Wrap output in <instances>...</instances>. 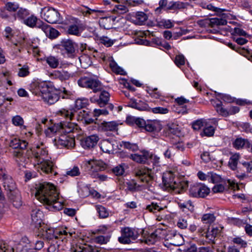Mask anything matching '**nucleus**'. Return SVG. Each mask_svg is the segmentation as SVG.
<instances>
[{
    "mask_svg": "<svg viewBox=\"0 0 252 252\" xmlns=\"http://www.w3.org/2000/svg\"><path fill=\"white\" fill-rule=\"evenodd\" d=\"M80 63H84V67L86 65H90L92 63L90 57L87 55H83L79 57Z\"/></svg>",
    "mask_w": 252,
    "mask_h": 252,
    "instance_id": "53",
    "label": "nucleus"
},
{
    "mask_svg": "<svg viewBox=\"0 0 252 252\" xmlns=\"http://www.w3.org/2000/svg\"><path fill=\"white\" fill-rule=\"evenodd\" d=\"M80 174V171L79 167L77 166H74L72 168H69L66 171L65 175L75 177L79 176Z\"/></svg>",
    "mask_w": 252,
    "mask_h": 252,
    "instance_id": "49",
    "label": "nucleus"
},
{
    "mask_svg": "<svg viewBox=\"0 0 252 252\" xmlns=\"http://www.w3.org/2000/svg\"><path fill=\"white\" fill-rule=\"evenodd\" d=\"M148 18V15L144 12L138 11L137 12L135 16V23L137 25H143Z\"/></svg>",
    "mask_w": 252,
    "mask_h": 252,
    "instance_id": "32",
    "label": "nucleus"
},
{
    "mask_svg": "<svg viewBox=\"0 0 252 252\" xmlns=\"http://www.w3.org/2000/svg\"><path fill=\"white\" fill-rule=\"evenodd\" d=\"M175 63L178 66L184 65L185 63V59L183 55L176 56L175 60Z\"/></svg>",
    "mask_w": 252,
    "mask_h": 252,
    "instance_id": "61",
    "label": "nucleus"
},
{
    "mask_svg": "<svg viewBox=\"0 0 252 252\" xmlns=\"http://www.w3.org/2000/svg\"><path fill=\"white\" fill-rule=\"evenodd\" d=\"M221 178L220 176L213 172L208 173V181L213 183H217L220 182Z\"/></svg>",
    "mask_w": 252,
    "mask_h": 252,
    "instance_id": "48",
    "label": "nucleus"
},
{
    "mask_svg": "<svg viewBox=\"0 0 252 252\" xmlns=\"http://www.w3.org/2000/svg\"><path fill=\"white\" fill-rule=\"evenodd\" d=\"M40 23L41 25L38 26V28L43 31L46 36L49 38H56L59 35V32L55 29L52 28L50 26L43 22H40Z\"/></svg>",
    "mask_w": 252,
    "mask_h": 252,
    "instance_id": "15",
    "label": "nucleus"
},
{
    "mask_svg": "<svg viewBox=\"0 0 252 252\" xmlns=\"http://www.w3.org/2000/svg\"><path fill=\"white\" fill-rule=\"evenodd\" d=\"M204 127L203 128L202 135L206 136H212L214 135L215 129L214 126H207V124H205Z\"/></svg>",
    "mask_w": 252,
    "mask_h": 252,
    "instance_id": "44",
    "label": "nucleus"
},
{
    "mask_svg": "<svg viewBox=\"0 0 252 252\" xmlns=\"http://www.w3.org/2000/svg\"><path fill=\"white\" fill-rule=\"evenodd\" d=\"M41 14L43 15L44 19L50 24L63 23V18L59 11L54 8L45 7L41 8Z\"/></svg>",
    "mask_w": 252,
    "mask_h": 252,
    "instance_id": "5",
    "label": "nucleus"
},
{
    "mask_svg": "<svg viewBox=\"0 0 252 252\" xmlns=\"http://www.w3.org/2000/svg\"><path fill=\"white\" fill-rule=\"evenodd\" d=\"M179 206L181 208H182L184 210L185 208L188 209L189 211L190 212H192L194 211V206L192 204V203L190 201L186 203H180Z\"/></svg>",
    "mask_w": 252,
    "mask_h": 252,
    "instance_id": "62",
    "label": "nucleus"
},
{
    "mask_svg": "<svg viewBox=\"0 0 252 252\" xmlns=\"http://www.w3.org/2000/svg\"><path fill=\"white\" fill-rule=\"evenodd\" d=\"M79 86L91 89L93 92L101 91L102 85L100 82L97 79L87 77H81L78 80Z\"/></svg>",
    "mask_w": 252,
    "mask_h": 252,
    "instance_id": "6",
    "label": "nucleus"
},
{
    "mask_svg": "<svg viewBox=\"0 0 252 252\" xmlns=\"http://www.w3.org/2000/svg\"><path fill=\"white\" fill-rule=\"evenodd\" d=\"M223 190H189L190 196L196 198H204L212 193L213 194L217 193H222Z\"/></svg>",
    "mask_w": 252,
    "mask_h": 252,
    "instance_id": "18",
    "label": "nucleus"
},
{
    "mask_svg": "<svg viewBox=\"0 0 252 252\" xmlns=\"http://www.w3.org/2000/svg\"><path fill=\"white\" fill-rule=\"evenodd\" d=\"M13 247L8 245L5 242L0 241V252H14Z\"/></svg>",
    "mask_w": 252,
    "mask_h": 252,
    "instance_id": "47",
    "label": "nucleus"
},
{
    "mask_svg": "<svg viewBox=\"0 0 252 252\" xmlns=\"http://www.w3.org/2000/svg\"><path fill=\"white\" fill-rule=\"evenodd\" d=\"M124 165L125 164H123L116 166L112 169L113 172L117 176L123 175L125 171Z\"/></svg>",
    "mask_w": 252,
    "mask_h": 252,
    "instance_id": "57",
    "label": "nucleus"
},
{
    "mask_svg": "<svg viewBox=\"0 0 252 252\" xmlns=\"http://www.w3.org/2000/svg\"><path fill=\"white\" fill-rule=\"evenodd\" d=\"M227 22L226 19L222 18H213L210 19L209 26L211 27L215 26L226 25Z\"/></svg>",
    "mask_w": 252,
    "mask_h": 252,
    "instance_id": "35",
    "label": "nucleus"
},
{
    "mask_svg": "<svg viewBox=\"0 0 252 252\" xmlns=\"http://www.w3.org/2000/svg\"><path fill=\"white\" fill-rule=\"evenodd\" d=\"M100 40L101 42L107 47L111 46L116 41L115 39L112 40L106 36L102 37Z\"/></svg>",
    "mask_w": 252,
    "mask_h": 252,
    "instance_id": "60",
    "label": "nucleus"
},
{
    "mask_svg": "<svg viewBox=\"0 0 252 252\" xmlns=\"http://www.w3.org/2000/svg\"><path fill=\"white\" fill-rule=\"evenodd\" d=\"M28 143L25 140H21L14 138L12 139L9 143V146L16 149L13 152V155L17 158V162H23L26 160L24 155V150L28 146Z\"/></svg>",
    "mask_w": 252,
    "mask_h": 252,
    "instance_id": "4",
    "label": "nucleus"
},
{
    "mask_svg": "<svg viewBox=\"0 0 252 252\" xmlns=\"http://www.w3.org/2000/svg\"><path fill=\"white\" fill-rule=\"evenodd\" d=\"M47 155V151L39 146L32 148L26 151L25 157L28 158H33L43 172L49 174L52 171V162L49 160H45V157Z\"/></svg>",
    "mask_w": 252,
    "mask_h": 252,
    "instance_id": "2",
    "label": "nucleus"
},
{
    "mask_svg": "<svg viewBox=\"0 0 252 252\" xmlns=\"http://www.w3.org/2000/svg\"><path fill=\"white\" fill-rule=\"evenodd\" d=\"M213 105L220 115L224 117H227L229 115L228 111L222 107V103L220 100H218L214 101Z\"/></svg>",
    "mask_w": 252,
    "mask_h": 252,
    "instance_id": "30",
    "label": "nucleus"
},
{
    "mask_svg": "<svg viewBox=\"0 0 252 252\" xmlns=\"http://www.w3.org/2000/svg\"><path fill=\"white\" fill-rule=\"evenodd\" d=\"M32 243L29 240V239L27 237H24L22 238L21 241L16 248V250H21L23 248L28 249V246L26 245L24 246V244H26L30 246V245L32 244ZM29 247H30V246Z\"/></svg>",
    "mask_w": 252,
    "mask_h": 252,
    "instance_id": "52",
    "label": "nucleus"
},
{
    "mask_svg": "<svg viewBox=\"0 0 252 252\" xmlns=\"http://www.w3.org/2000/svg\"><path fill=\"white\" fill-rule=\"evenodd\" d=\"M43 100L49 104H53L56 102L59 99V96L56 93L49 91L47 93L42 95Z\"/></svg>",
    "mask_w": 252,
    "mask_h": 252,
    "instance_id": "25",
    "label": "nucleus"
},
{
    "mask_svg": "<svg viewBox=\"0 0 252 252\" xmlns=\"http://www.w3.org/2000/svg\"><path fill=\"white\" fill-rule=\"evenodd\" d=\"M177 175L176 168L167 170L163 173L162 183L166 189H178L174 178Z\"/></svg>",
    "mask_w": 252,
    "mask_h": 252,
    "instance_id": "8",
    "label": "nucleus"
},
{
    "mask_svg": "<svg viewBox=\"0 0 252 252\" xmlns=\"http://www.w3.org/2000/svg\"><path fill=\"white\" fill-rule=\"evenodd\" d=\"M146 209L148 210L150 212L153 213H155V211L156 210L159 211L162 210V208L159 207V206H158L157 204H155L154 203H152L150 205H147L146 207Z\"/></svg>",
    "mask_w": 252,
    "mask_h": 252,
    "instance_id": "63",
    "label": "nucleus"
},
{
    "mask_svg": "<svg viewBox=\"0 0 252 252\" xmlns=\"http://www.w3.org/2000/svg\"><path fill=\"white\" fill-rule=\"evenodd\" d=\"M37 92L41 93V96L44 94L47 93L49 91V87L45 82H36L33 83Z\"/></svg>",
    "mask_w": 252,
    "mask_h": 252,
    "instance_id": "28",
    "label": "nucleus"
},
{
    "mask_svg": "<svg viewBox=\"0 0 252 252\" xmlns=\"http://www.w3.org/2000/svg\"><path fill=\"white\" fill-rule=\"evenodd\" d=\"M86 166L92 172L103 171L107 167V165L101 160L91 159L87 161Z\"/></svg>",
    "mask_w": 252,
    "mask_h": 252,
    "instance_id": "13",
    "label": "nucleus"
},
{
    "mask_svg": "<svg viewBox=\"0 0 252 252\" xmlns=\"http://www.w3.org/2000/svg\"><path fill=\"white\" fill-rule=\"evenodd\" d=\"M43 213L39 209L35 208L32 210L31 213V224L35 228L41 226L42 222Z\"/></svg>",
    "mask_w": 252,
    "mask_h": 252,
    "instance_id": "16",
    "label": "nucleus"
},
{
    "mask_svg": "<svg viewBox=\"0 0 252 252\" xmlns=\"http://www.w3.org/2000/svg\"><path fill=\"white\" fill-rule=\"evenodd\" d=\"M30 74L29 67L27 65H24L19 69L18 75L19 77H24Z\"/></svg>",
    "mask_w": 252,
    "mask_h": 252,
    "instance_id": "54",
    "label": "nucleus"
},
{
    "mask_svg": "<svg viewBox=\"0 0 252 252\" xmlns=\"http://www.w3.org/2000/svg\"><path fill=\"white\" fill-rule=\"evenodd\" d=\"M188 223L187 219L185 218H180L177 222V226L181 229H185L187 227Z\"/></svg>",
    "mask_w": 252,
    "mask_h": 252,
    "instance_id": "64",
    "label": "nucleus"
},
{
    "mask_svg": "<svg viewBox=\"0 0 252 252\" xmlns=\"http://www.w3.org/2000/svg\"><path fill=\"white\" fill-rule=\"evenodd\" d=\"M35 189H56V188L53 184L46 182H42L39 183L38 187H36Z\"/></svg>",
    "mask_w": 252,
    "mask_h": 252,
    "instance_id": "51",
    "label": "nucleus"
},
{
    "mask_svg": "<svg viewBox=\"0 0 252 252\" xmlns=\"http://www.w3.org/2000/svg\"><path fill=\"white\" fill-rule=\"evenodd\" d=\"M55 75L61 81L68 80L71 76V74L66 71H57Z\"/></svg>",
    "mask_w": 252,
    "mask_h": 252,
    "instance_id": "50",
    "label": "nucleus"
},
{
    "mask_svg": "<svg viewBox=\"0 0 252 252\" xmlns=\"http://www.w3.org/2000/svg\"><path fill=\"white\" fill-rule=\"evenodd\" d=\"M215 217L213 214H206L203 216L202 220L205 223H212L214 221Z\"/></svg>",
    "mask_w": 252,
    "mask_h": 252,
    "instance_id": "56",
    "label": "nucleus"
},
{
    "mask_svg": "<svg viewBox=\"0 0 252 252\" xmlns=\"http://www.w3.org/2000/svg\"><path fill=\"white\" fill-rule=\"evenodd\" d=\"M95 209L100 218L104 219L109 216V212L104 207L100 205H96Z\"/></svg>",
    "mask_w": 252,
    "mask_h": 252,
    "instance_id": "41",
    "label": "nucleus"
},
{
    "mask_svg": "<svg viewBox=\"0 0 252 252\" xmlns=\"http://www.w3.org/2000/svg\"><path fill=\"white\" fill-rule=\"evenodd\" d=\"M42 230V236L47 241L61 239V236L67 235V232L65 230L55 231L53 228H48L47 226L44 227Z\"/></svg>",
    "mask_w": 252,
    "mask_h": 252,
    "instance_id": "9",
    "label": "nucleus"
},
{
    "mask_svg": "<svg viewBox=\"0 0 252 252\" xmlns=\"http://www.w3.org/2000/svg\"><path fill=\"white\" fill-rule=\"evenodd\" d=\"M149 154L148 152H144L142 155L136 154L130 155V158L134 161L140 163H145L149 158Z\"/></svg>",
    "mask_w": 252,
    "mask_h": 252,
    "instance_id": "27",
    "label": "nucleus"
},
{
    "mask_svg": "<svg viewBox=\"0 0 252 252\" xmlns=\"http://www.w3.org/2000/svg\"><path fill=\"white\" fill-rule=\"evenodd\" d=\"M5 9L10 13H16L19 9V4L15 2H8L5 4Z\"/></svg>",
    "mask_w": 252,
    "mask_h": 252,
    "instance_id": "43",
    "label": "nucleus"
},
{
    "mask_svg": "<svg viewBox=\"0 0 252 252\" xmlns=\"http://www.w3.org/2000/svg\"><path fill=\"white\" fill-rule=\"evenodd\" d=\"M40 22H43L42 21L38 19L36 16L33 15L28 16L23 21V23L27 26L33 28H38V26L41 25Z\"/></svg>",
    "mask_w": 252,
    "mask_h": 252,
    "instance_id": "22",
    "label": "nucleus"
},
{
    "mask_svg": "<svg viewBox=\"0 0 252 252\" xmlns=\"http://www.w3.org/2000/svg\"><path fill=\"white\" fill-rule=\"evenodd\" d=\"M12 123L14 126H21L23 129L26 128V126L23 125L24 123L23 119L19 115L13 117L12 118Z\"/></svg>",
    "mask_w": 252,
    "mask_h": 252,
    "instance_id": "42",
    "label": "nucleus"
},
{
    "mask_svg": "<svg viewBox=\"0 0 252 252\" xmlns=\"http://www.w3.org/2000/svg\"><path fill=\"white\" fill-rule=\"evenodd\" d=\"M115 142L114 140L110 139L102 140L100 143V149L103 152L110 153L115 149Z\"/></svg>",
    "mask_w": 252,
    "mask_h": 252,
    "instance_id": "21",
    "label": "nucleus"
},
{
    "mask_svg": "<svg viewBox=\"0 0 252 252\" xmlns=\"http://www.w3.org/2000/svg\"><path fill=\"white\" fill-rule=\"evenodd\" d=\"M98 248L90 245H83L77 247L73 252H98Z\"/></svg>",
    "mask_w": 252,
    "mask_h": 252,
    "instance_id": "34",
    "label": "nucleus"
},
{
    "mask_svg": "<svg viewBox=\"0 0 252 252\" xmlns=\"http://www.w3.org/2000/svg\"><path fill=\"white\" fill-rule=\"evenodd\" d=\"M118 124L115 121H103L98 125V129L102 131H114L117 130Z\"/></svg>",
    "mask_w": 252,
    "mask_h": 252,
    "instance_id": "19",
    "label": "nucleus"
},
{
    "mask_svg": "<svg viewBox=\"0 0 252 252\" xmlns=\"http://www.w3.org/2000/svg\"><path fill=\"white\" fill-rule=\"evenodd\" d=\"M168 132L174 135H178L180 133L179 126L174 123L168 124L167 126Z\"/></svg>",
    "mask_w": 252,
    "mask_h": 252,
    "instance_id": "45",
    "label": "nucleus"
},
{
    "mask_svg": "<svg viewBox=\"0 0 252 252\" xmlns=\"http://www.w3.org/2000/svg\"><path fill=\"white\" fill-rule=\"evenodd\" d=\"M44 242L42 240H36L30 245V247L33 248L36 250H40L44 247Z\"/></svg>",
    "mask_w": 252,
    "mask_h": 252,
    "instance_id": "58",
    "label": "nucleus"
},
{
    "mask_svg": "<svg viewBox=\"0 0 252 252\" xmlns=\"http://www.w3.org/2000/svg\"><path fill=\"white\" fill-rule=\"evenodd\" d=\"M224 184L225 186L228 188H236V189H239L245 187L243 183H236L234 181L230 179L225 181Z\"/></svg>",
    "mask_w": 252,
    "mask_h": 252,
    "instance_id": "37",
    "label": "nucleus"
},
{
    "mask_svg": "<svg viewBox=\"0 0 252 252\" xmlns=\"http://www.w3.org/2000/svg\"><path fill=\"white\" fill-rule=\"evenodd\" d=\"M74 111L73 109H62L57 112L58 115L66 120L65 121L60 122L57 126L62 132L70 133L72 132L75 129H77V125L71 122L74 118Z\"/></svg>",
    "mask_w": 252,
    "mask_h": 252,
    "instance_id": "3",
    "label": "nucleus"
},
{
    "mask_svg": "<svg viewBox=\"0 0 252 252\" xmlns=\"http://www.w3.org/2000/svg\"><path fill=\"white\" fill-rule=\"evenodd\" d=\"M233 147L236 149H240L244 148H250L251 143L248 139L241 137L237 138L233 142Z\"/></svg>",
    "mask_w": 252,
    "mask_h": 252,
    "instance_id": "24",
    "label": "nucleus"
},
{
    "mask_svg": "<svg viewBox=\"0 0 252 252\" xmlns=\"http://www.w3.org/2000/svg\"><path fill=\"white\" fill-rule=\"evenodd\" d=\"M59 194L57 190H36L34 193L36 199L51 211H59L63 208V203L58 201Z\"/></svg>",
    "mask_w": 252,
    "mask_h": 252,
    "instance_id": "1",
    "label": "nucleus"
},
{
    "mask_svg": "<svg viewBox=\"0 0 252 252\" xmlns=\"http://www.w3.org/2000/svg\"><path fill=\"white\" fill-rule=\"evenodd\" d=\"M151 111L153 112L154 113L165 114L167 113L169 110L166 108L158 107L153 108H151Z\"/></svg>",
    "mask_w": 252,
    "mask_h": 252,
    "instance_id": "59",
    "label": "nucleus"
},
{
    "mask_svg": "<svg viewBox=\"0 0 252 252\" xmlns=\"http://www.w3.org/2000/svg\"><path fill=\"white\" fill-rule=\"evenodd\" d=\"M158 124V122L156 120H147L144 129L147 131L152 132L156 129Z\"/></svg>",
    "mask_w": 252,
    "mask_h": 252,
    "instance_id": "40",
    "label": "nucleus"
},
{
    "mask_svg": "<svg viewBox=\"0 0 252 252\" xmlns=\"http://www.w3.org/2000/svg\"><path fill=\"white\" fill-rule=\"evenodd\" d=\"M70 25L68 26L67 32L68 34L78 36L82 31L81 21L77 18L71 17L69 19Z\"/></svg>",
    "mask_w": 252,
    "mask_h": 252,
    "instance_id": "10",
    "label": "nucleus"
},
{
    "mask_svg": "<svg viewBox=\"0 0 252 252\" xmlns=\"http://www.w3.org/2000/svg\"><path fill=\"white\" fill-rule=\"evenodd\" d=\"M121 232V236L119 237L118 241L121 244H130L138 237L137 231L128 227L122 228Z\"/></svg>",
    "mask_w": 252,
    "mask_h": 252,
    "instance_id": "7",
    "label": "nucleus"
},
{
    "mask_svg": "<svg viewBox=\"0 0 252 252\" xmlns=\"http://www.w3.org/2000/svg\"><path fill=\"white\" fill-rule=\"evenodd\" d=\"M239 158L240 155L239 154H235L230 157L228 164L231 169L233 170L236 169Z\"/></svg>",
    "mask_w": 252,
    "mask_h": 252,
    "instance_id": "36",
    "label": "nucleus"
},
{
    "mask_svg": "<svg viewBox=\"0 0 252 252\" xmlns=\"http://www.w3.org/2000/svg\"><path fill=\"white\" fill-rule=\"evenodd\" d=\"M151 172V170L149 169L142 168L136 172V175L139 177L142 182L148 183L153 178Z\"/></svg>",
    "mask_w": 252,
    "mask_h": 252,
    "instance_id": "20",
    "label": "nucleus"
},
{
    "mask_svg": "<svg viewBox=\"0 0 252 252\" xmlns=\"http://www.w3.org/2000/svg\"><path fill=\"white\" fill-rule=\"evenodd\" d=\"M121 146L133 152L138 150V147L136 144L131 143L129 142L122 141Z\"/></svg>",
    "mask_w": 252,
    "mask_h": 252,
    "instance_id": "46",
    "label": "nucleus"
},
{
    "mask_svg": "<svg viewBox=\"0 0 252 252\" xmlns=\"http://www.w3.org/2000/svg\"><path fill=\"white\" fill-rule=\"evenodd\" d=\"M56 145L61 148L65 147L67 149L73 148L75 146V140L72 137L67 135H61L58 139H55Z\"/></svg>",
    "mask_w": 252,
    "mask_h": 252,
    "instance_id": "12",
    "label": "nucleus"
},
{
    "mask_svg": "<svg viewBox=\"0 0 252 252\" xmlns=\"http://www.w3.org/2000/svg\"><path fill=\"white\" fill-rule=\"evenodd\" d=\"M205 124V122L202 120H198L192 123V127L194 130H198L204 126Z\"/></svg>",
    "mask_w": 252,
    "mask_h": 252,
    "instance_id": "55",
    "label": "nucleus"
},
{
    "mask_svg": "<svg viewBox=\"0 0 252 252\" xmlns=\"http://www.w3.org/2000/svg\"><path fill=\"white\" fill-rule=\"evenodd\" d=\"M46 61L50 67L53 68H57L59 64V59L55 56H50L47 57Z\"/></svg>",
    "mask_w": 252,
    "mask_h": 252,
    "instance_id": "38",
    "label": "nucleus"
},
{
    "mask_svg": "<svg viewBox=\"0 0 252 252\" xmlns=\"http://www.w3.org/2000/svg\"><path fill=\"white\" fill-rule=\"evenodd\" d=\"M14 14H16V19L18 18L23 21L30 15L29 12L27 9L20 7H19L17 12Z\"/></svg>",
    "mask_w": 252,
    "mask_h": 252,
    "instance_id": "39",
    "label": "nucleus"
},
{
    "mask_svg": "<svg viewBox=\"0 0 252 252\" xmlns=\"http://www.w3.org/2000/svg\"><path fill=\"white\" fill-rule=\"evenodd\" d=\"M8 12L4 6L3 8H0V17L12 22L15 21L16 20V14H9Z\"/></svg>",
    "mask_w": 252,
    "mask_h": 252,
    "instance_id": "33",
    "label": "nucleus"
},
{
    "mask_svg": "<svg viewBox=\"0 0 252 252\" xmlns=\"http://www.w3.org/2000/svg\"><path fill=\"white\" fill-rule=\"evenodd\" d=\"M7 196L12 201L13 204L16 208H18L22 205L21 196L19 194H16L14 190H8Z\"/></svg>",
    "mask_w": 252,
    "mask_h": 252,
    "instance_id": "23",
    "label": "nucleus"
},
{
    "mask_svg": "<svg viewBox=\"0 0 252 252\" xmlns=\"http://www.w3.org/2000/svg\"><path fill=\"white\" fill-rule=\"evenodd\" d=\"M99 137L96 135H92L81 140L80 144L84 149H89L95 146L98 141Z\"/></svg>",
    "mask_w": 252,
    "mask_h": 252,
    "instance_id": "17",
    "label": "nucleus"
},
{
    "mask_svg": "<svg viewBox=\"0 0 252 252\" xmlns=\"http://www.w3.org/2000/svg\"><path fill=\"white\" fill-rule=\"evenodd\" d=\"M98 105L100 107H104L108 104L110 99L109 93L105 91H101L99 96Z\"/></svg>",
    "mask_w": 252,
    "mask_h": 252,
    "instance_id": "29",
    "label": "nucleus"
},
{
    "mask_svg": "<svg viewBox=\"0 0 252 252\" xmlns=\"http://www.w3.org/2000/svg\"><path fill=\"white\" fill-rule=\"evenodd\" d=\"M60 46L61 49L65 51L68 57L72 58L74 56L76 44L72 40L69 39L62 40Z\"/></svg>",
    "mask_w": 252,
    "mask_h": 252,
    "instance_id": "11",
    "label": "nucleus"
},
{
    "mask_svg": "<svg viewBox=\"0 0 252 252\" xmlns=\"http://www.w3.org/2000/svg\"><path fill=\"white\" fill-rule=\"evenodd\" d=\"M0 180L3 182V187L5 189H14L16 188L15 184L13 179L9 176L6 171L0 169Z\"/></svg>",
    "mask_w": 252,
    "mask_h": 252,
    "instance_id": "14",
    "label": "nucleus"
},
{
    "mask_svg": "<svg viewBox=\"0 0 252 252\" xmlns=\"http://www.w3.org/2000/svg\"><path fill=\"white\" fill-rule=\"evenodd\" d=\"M220 233V230L217 228H212L211 230L209 229L206 232L205 237L209 240V243L215 244L216 237Z\"/></svg>",
    "mask_w": 252,
    "mask_h": 252,
    "instance_id": "26",
    "label": "nucleus"
},
{
    "mask_svg": "<svg viewBox=\"0 0 252 252\" xmlns=\"http://www.w3.org/2000/svg\"><path fill=\"white\" fill-rule=\"evenodd\" d=\"M130 106L133 108L136 109L140 111H151V108L149 105L142 101H139L138 102L133 101L131 103Z\"/></svg>",
    "mask_w": 252,
    "mask_h": 252,
    "instance_id": "31",
    "label": "nucleus"
}]
</instances>
